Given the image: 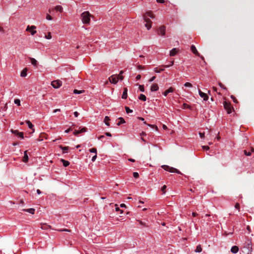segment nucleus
<instances>
[{"label":"nucleus","instance_id":"obj_47","mask_svg":"<svg viewBox=\"0 0 254 254\" xmlns=\"http://www.w3.org/2000/svg\"><path fill=\"white\" fill-rule=\"evenodd\" d=\"M164 70V69H160L158 70V69H157V68H155L154 71L156 73H159V72L163 71Z\"/></svg>","mask_w":254,"mask_h":254},{"label":"nucleus","instance_id":"obj_52","mask_svg":"<svg viewBox=\"0 0 254 254\" xmlns=\"http://www.w3.org/2000/svg\"><path fill=\"white\" fill-rule=\"evenodd\" d=\"M97 158V154H95V155L92 157L91 160L93 162Z\"/></svg>","mask_w":254,"mask_h":254},{"label":"nucleus","instance_id":"obj_49","mask_svg":"<svg viewBox=\"0 0 254 254\" xmlns=\"http://www.w3.org/2000/svg\"><path fill=\"white\" fill-rule=\"evenodd\" d=\"M46 19L47 20H50L52 19V16L50 15H49V14H47V15H46Z\"/></svg>","mask_w":254,"mask_h":254},{"label":"nucleus","instance_id":"obj_59","mask_svg":"<svg viewBox=\"0 0 254 254\" xmlns=\"http://www.w3.org/2000/svg\"><path fill=\"white\" fill-rule=\"evenodd\" d=\"M197 215H198V214H197V213H196V212H192V216L193 217H196V216H197Z\"/></svg>","mask_w":254,"mask_h":254},{"label":"nucleus","instance_id":"obj_30","mask_svg":"<svg viewBox=\"0 0 254 254\" xmlns=\"http://www.w3.org/2000/svg\"><path fill=\"white\" fill-rule=\"evenodd\" d=\"M195 252L196 253H200L202 251V248L200 245H198L196 247V249L195 250Z\"/></svg>","mask_w":254,"mask_h":254},{"label":"nucleus","instance_id":"obj_45","mask_svg":"<svg viewBox=\"0 0 254 254\" xmlns=\"http://www.w3.org/2000/svg\"><path fill=\"white\" fill-rule=\"evenodd\" d=\"M244 152L246 156H250L251 154V153L250 152L247 151V150H244Z\"/></svg>","mask_w":254,"mask_h":254},{"label":"nucleus","instance_id":"obj_46","mask_svg":"<svg viewBox=\"0 0 254 254\" xmlns=\"http://www.w3.org/2000/svg\"><path fill=\"white\" fill-rule=\"evenodd\" d=\"M235 207L239 211L240 210V208L239 203H236L235 205Z\"/></svg>","mask_w":254,"mask_h":254},{"label":"nucleus","instance_id":"obj_11","mask_svg":"<svg viewBox=\"0 0 254 254\" xmlns=\"http://www.w3.org/2000/svg\"><path fill=\"white\" fill-rule=\"evenodd\" d=\"M86 130H87V128L86 127H83L80 130H76L75 129V130H74V131L73 132V134L75 135H77L78 134H79L80 133L84 132L86 131Z\"/></svg>","mask_w":254,"mask_h":254},{"label":"nucleus","instance_id":"obj_14","mask_svg":"<svg viewBox=\"0 0 254 254\" xmlns=\"http://www.w3.org/2000/svg\"><path fill=\"white\" fill-rule=\"evenodd\" d=\"M174 90V88L171 87L168 89L166 90L165 92H164L163 94L165 96H167L169 93L173 92Z\"/></svg>","mask_w":254,"mask_h":254},{"label":"nucleus","instance_id":"obj_60","mask_svg":"<svg viewBox=\"0 0 254 254\" xmlns=\"http://www.w3.org/2000/svg\"><path fill=\"white\" fill-rule=\"evenodd\" d=\"M115 209H116V211H120V209L119 207L118 206L117 204L116 205Z\"/></svg>","mask_w":254,"mask_h":254},{"label":"nucleus","instance_id":"obj_42","mask_svg":"<svg viewBox=\"0 0 254 254\" xmlns=\"http://www.w3.org/2000/svg\"><path fill=\"white\" fill-rule=\"evenodd\" d=\"M186 87H192V84L190 83V82H186L185 85H184Z\"/></svg>","mask_w":254,"mask_h":254},{"label":"nucleus","instance_id":"obj_20","mask_svg":"<svg viewBox=\"0 0 254 254\" xmlns=\"http://www.w3.org/2000/svg\"><path fill=\"white\" fill-rule=\"evenodd\" d=\"M169 172L172 173H176L178 174H181V173L178 169L171 167H170V169Z\"/></svg>","mask_w":254,"mask_h":254},{"label":"nucleus","instance_id":"obj_25","mask_svg":"<svg viewBox=\"0 0 254 254\" xmlns=\"http://www.w3.org/2000/svg\"><path fill=\"white\" fill-rule=\"evenodd\" d=\"M29 59L31 61V64L34 65V66H36L37 64V61L34 58H29Z\"/></svg>","mask_w":254,"mask_h":254},{"label":"nucleus","instance_id":"obj_9","mask_svg":"<svg viewBox=\"0 0 254 254\" xmlns=\"http://www.w3.org/2000/svg\"><path fill=\"white\" fill-rule=\"evenodd\" d=\"M198 93L200 96L203 99L204 101H207L208 99L207 95L202 92L200 89L198 90Z\"/></svg>","mask_w":254,"mask_h":254},{"label":"nucleus","instance_id":"obj_1","mask_svg":"<svg viewBox=\"0 0 254 254\" xmlns=\"http://www.w3.org/2000/svg\"><path fill=\"white\" fill-rule=\"evenodd\" d=\"M91 15L88 11H84L81 14L82 21L84 24H89Z\"/></svg>","mask_w":254,"mask_h":254},{"label":"nucleus","instance_id":"obj_48","mask_svg":"<svg viewBox=\"0 0 254 254\" xmlns=\"http://www.w3.org/2000/svg\"><path fill=\"white\" fill-rule=\"evenodd\" d=\"M199 136L201 138H204V132H199Z\"/></svg>","mask_w":254,"mask_h":254},{"label":"nucleus","instance_id":"obj_26","mask_svg":"<svg viewBox=\"0 0 254 254\" xmlns=\"http://www.w3.org/2000/svg\"><path fill=\"white\" fill-rule=\"evenodd\" d=\"M119 120H120V122L117 123V126H120L121 124L125 123L124 119L122 117L119 118Z\"/></svg>","mask_w":254,"mask_h":254},{"label":"nucleus","instance_id":"obj_35","mask_svg":"<svg viewBox=\"0 0 254 254\" xmlns=\"http://www.w3.org/2000/svg\"><path fill=\"white\" fill-rule=\"evenodd\" d=\"M125 110L127 113L129 114L130 113H132L133 111L129 109L128 107H125Z\"/></svg>","mask_w":254,"mask_h":254},{"label":"nucleus","instance_id":"obj_58","mask_svg":"<svg viewBox=\"0 0 254 254\" xmlns=\"http://www.w3.org/2000/svg\"><path fill=\"white\" fill-rule=\"evenodd\" d=\"M219 86H220L221 88H224V89H226L225 87L224 86V85L222 83H219Z\"/></svg>","mask_w":254,"mask_h":254},{"label":"nucleus","instance_id":"obj_6","mask_svg":"<svg viewBox=\"0 0 254 254\" xmlns=\"http://www.w3.org/2000/svg\"><path fill=\"white\" fill-rule=\"evenodd\" d=\"M11 132L15 134L16 135L20 137L21 138L23 139L24 138V134L22 132H19L17 130H13L11 129Z\"/></svg>","mask_w":254,"mask_h":254},{"label":"nucleus","instance_id":"obj_34","mask_svg":"<svg viewBox=\"0 0 254 254\" xmlns=\"http://www.w3.org/2000/svg\"><path fill=\"white\" fill-rule=\"evenodd\" d=\"M162 168H163L165 170L169 171L170 169V167L167 165H163L162 166Z\"/></svg>","mask_w":254,"mask_h":254},{"label":"nucleus","instance_id":"obj_15","mask_svg":"<svg viewBox=\"0 0 254 254\" xmlns=\"http://www.w3.org/2000/svg\"><path fill=\"white\" fill-rule=\"evenodd\" d=\"M127 97V89L126 87L124 88L123 93L122 96L123 99H126Z\"/></svg>","mask_w":254,"mask_h":254},{"label":"nucleus","instance_id":"obj_50","mask_svg":"<svg viewBox=\"0 0 254 254\" xmlns=\"http://www.w3.org/2000/svg\"><path fill=\"white\" fill-rule=\"evenodd\" d=\"M173 64H174V61H172V62H171V64H170V65H163V66H164V67L167 68V67H169V66H171V65H172Z\"/></svg>","mask_w":254,"mask_h":254},{"label":"nucleus","instance_id":"obj_56","mask_svg":"<svg viewBox=\"0 0 254 254\" xmlns=\"http://www.w3.org/2000/svg\"><path fill=\"white\" fill-rule=\"evenodd\" d=\"M118 77V79H120V80H123L124 78V76L122 75H119Z\"/></svg>","mask_w":254,"mask_h":254},{"label":"nucleus","instance_id":"obj_41","mask_svg":"<svg viewBox=\"0 0 254 254\" xmlns=\"http://www.w3.org/2000/svg\"><path fill=\"white\" fill-rule=\"evenodd\" d=\"M45 37L46 39H51V38H52V36H51V33H50V32H49L47 35H45Z\"/></svg>","mask_w":254,"mask_h":254},{"label":"nucleus","instance_id":"obj_24","mask_svg":"<svg viewBox=\"0 0 254 254\" xmlns=\"http://www.w3.org/2000/svg\"><path fill=\"white\" fill-rule=\"evenodd\" d=\"M61 161L64 167H67L69 165V162L68 161L65 160L63 159H62Z\"/></svg>","mask_w":254,"mask_h":254},{"label":"nucleus","instance_id":"obj_53","mask_svg":"<svg viewBox=\"0 0 254 254\" xmlns=\"http://www.w3.org/2000/svg\"><path fill=\"white\" fill-rule=\"evenodd\" d=\"M137 68L138 69H144V67L141 65H139L137 66Z\"/></svg>","mask_w":254,"mask_h":254},{"label":"nucleus","instance_id":"obj_21","mask_svg":"<svg viewBox=\"0 0 254 254\" xmlns=\"http://www.w3.org/2000/svg\"><path fill=\"white\" fill-rule=\"evenodd\" d=\"M41 228L43 230H46L49 228H50V226L48 225L47 224L44 223V224H41Z\"/></svg>","mask_w":254,"mask_h":254},{"label":"nucleus","instance_id":"obj_64","mask_svg":"<svg viewBox=\"0 0 254 254\" xmlns=\"http://www.w3.org/2000/svg\"><path fill=\"white\" fill-rule=\"evenodd\" d=\"M156 1L158 2H160V3H164L165 1L164 0H156Z\"/></svg>","mask_w":254,"mask_h":254},{"label":"nucleus","instance_id":"obj_10","mask_svg":"<svg viewBox=\"0 0 254 254\" xmlns=\"http://www.w3.org/2000/svg\"><path fill=\"white\" fill-rule=\"evenodd\" d=\"M165 29L166 27L164 25L161 26L159 29L158 30V34H160L162 36L165 35Z\"/></svg>","mask_w":254,"mask_h":254},{"label":"nucleus","instance_id":"obj_51","mask_svg":"<svg viewBox=\"0 0 254 254\" xmlns=\"http://www.w3.org/2000/svg\"><path fill=\"white\" fill-rule=\"evenodd\" d=\"M231 98H232L233 101L234 102H235V103H237V102H238L237 100L236 99V98L234 96H231Z\"/></svg>","mask_w":254,"mask_h":254},{"label":"nucleus","instance_id":"obj_32","mask_svg":"<svg viewBox=\"0 0 254 254\" xmlns=\"http://www.w3.org/2000/svg\"><path fill=\"white\" fill-rule=\"evenodd\" d=\"M55 9L57 11H60V12H62V10H63V8L60 5H58V6H56L55 7Z\"/></svg>","mask_w":254,"mask_h":254},{"label":"nucleus","instance_id":"obj_54","mask_svg":"<svg viewBox=\"0 0 254 254\" xmlns=\"http://www.w3.org/2000/svg\"><path fill=\"white\" fill-rule=\"evenodd\" d=\"M156 77L155 76L152 77L149 80V82H152L155 79Z\"/></svg>","mask_w":254,"mask_h":254},{"label":"nucleus","instance_id":"obj_43","mask_svg":"<svg viewBox=\"0 0 254 254\" xmlns=\"http://www.w3.org/2000/svg\"><path fill=\"white\" fill-rule=\"evenodd\" d=\"M58 231H61V232H70V230L67 229L58 230Z\"/></svg>","mask_w":254,"mask_h":254},{"label":"nucleus","instance_id":"obj_3","mask_svg":"<svg viewBox=\"0 0 254 254\" xmlns=\"http://www.w3.org/2000/svg\"><path fill=\"white\" fill-rule=\"evenodd\" d=\"M143 19L144 22L146 23L145 24V26L147 28L148 30L150 29L151 27V21L149 19V18L146 17V15L143 16Z\"/></svg>","mask_w":254,"mask_h":254},{"label":"nucleus","instance_id":"obj_38","mask_svg":"<svg viewBox=\"0 0 254 254\" xmlns=\"http://www.w3.org/2000/svg\"><path fill=\"white\" fill-rule=\"evenodd\" d=\"M14 103L18 106H20V101L18 99H16L14 100Z\"/></svg>","mask_w":254,"mask_h":254},{"label":"nucleus","instance_id":"obj_2","mask_svg":"<svg viewBox=\"0 0 254 254\" xmlns=\"http://www.w3.org/2000/svg\"><path fill=\"white\" fill-rule=\"evenodd\" d=\"M224 107L225 110L227 111L228 114H230L232 112V109L233 108L231 106L230 103L225 101L223 103Z\"/></svg>","mask_w":254,"mask_h":254},{"label":"nucleus","instance_id":"obj_7","mask_svg":"<svg viewBox=\"0 0 254 254\" xmlns=\"http://www.w3.org/2000/svg\"><path fill=\"white\" fill-rule=\"evenodd\" d=\"M246 248L247 249V253L248 254L251 253L252 252V246L251 242H247L246 243Z\"/></svg>","mask_w":254,"mask_h":254},{"label":"nucleus","instance_id":"obj_29","mask_svg":"<svg viewBox=\"0 0 254 254\" xmlns=\"http://www.w3.org/2000/svg\"><path fill=\"white\" fill-rule=\"evenodd\" d=\"M26 124L28 125V127L31 128V129H32L33 130V131H34V129L33 128V125H32V124L29 121H26Z\"/></svg>","mask_w":254,"mask_h":254},{"label":"nucleus","instance_id":"obj_31","mask_svg":"<svg viewBox=\"0 0 254 254\" xmlns=\"http://www.w3.org/2000/svg\"><path fill=\"white\" fill-rule=\"evenodd\" d=\"M139 99H140V100L145 101L146 100V97L144 95L141 94L140 95V96L139 97Z\"/></svg>","mask_w":254,"mask_h":254},{"label":"nucleus","instance_id":"obj_62","mask_svg":"<svg viewBox=\"0 0 254 254\" xmlns=\"http://www.w3.org/2000/svg\"><path fill=\"white\" fill-rule=\"evenodd\" d=\"M74 115L75 117H77L78 115H79V114H78V113L77 112H74Z\"/></svg>","mask_w":254,"mask_h":254},{"label":"nucleus","instance_id":"obj_5","mask_svg":"<svg viewBox=\"0 0 254 254\" xmlns=\"http://www.w3.org/2000/svg\"><path fill=\"white\" fill-rule=\"evenodd\" d=\"M36 28V27L35 26L32 25L30 26L29 25H28L27 27L26 30L27 31H30L31 32V34L32 35H33L36 33V31L35 30Z\"/></svg>","mask_w":254,"mask_h":254},{"label":"nucleus","instance_id":"obj_17","mask_svg":"<svg viewBox=\"0 0 254 254\" xmlns=\"http://www.w3.org/2000/svg\"><path fill=\"white\" fill-rule=\"evenodd\" d=\"M178 50L176 48H173L170 52V56H174L177 53Z\"/></svg>","mask_w":254,"mask_h":254},{"label":"nucleus","instance_id":"obj_4","mask_svg":"<svg viewBox=\"0 0 254 254\" xmlns=\"http://www.w3.org/2000/svg\"><path fill=\"white\" fill-rule=\"evenodd\" d=\"M62 85V82L60 80L53 81L51 83V85L54 88H58Z\"/></svg>","mask_w":254,"mask_h":254},{"label":"nucleus","instance_id":"obj_16","mask_svg":"<svg viewBox=\"0 0 254 254\" xmlns=\"http://www.w3.org/2000/svg\"><path fill=\"white\" fill-rule=\"evenodd\" d=\"M22 211H26L28 213H30L32 214H34L35 211V209L34 208H29V209H23Z\"/></svg>","mask_w":254,"mask_h":254},{"label":"nucleus","instance_id":"obj_23","mask_svg":"<svg viewBox=\"0 0 254 254\" xmlns=\"http://www.w3.org/2000/svg\"><path fill=\"white\" fill-rule=\"evenodd\" d=\"M27 68H25L24 69H23L21 72L20 76L21 77H25L27 75Z\"/></svg>","mask_w":254,"mask_h":254},{"label":"nucleus","instance_id":"obj_61","mask_svg":"<svg viewBox=\"0 0 254 254\" xmlns=\"http://www.w3.org/2000/svg\"><path fill=\"white\" fill-rule=\"evenodd\" d=\"M140 78H141V75H139V74L137 75L136 76V80H139V79H140Z\"/></svg>","mask_w":254,"mask_h":254},{"label":"nucleus","instance_id":"obj_55","mask_svg":"<svg viewBox=\"0 0 254 254\" xmlns=\"http://www.w3.org/2000/svg\"><path fill=\"white\" fill-rule=\"evenodd\" d=\"M72 130V127H70V128H68L67 130H66L65 131V132L66 133H68V132H69L70 131H71V130Z\"/></svg>","mask_w":254,"mask_h":254},{"label":"nucleus","instance_id":"obj_57","mask_svg":"<svg viewBox=\"0 0 254 254\" xmlns=\"http://www.w3.org/2000/svg\"><path fill=\"white\" fill-rule=\"evenodd\" d=\"M202 148L203 149L209 150V147L208 146H203Z\"/></svg>","mask_w":254,"mask_h":254},{"label":"nucleus","instance_id":"obj_28","mask_svg":"<svg viewBox=\"0 0 254 254\" xmlns=\"http://www.w3.org/2000/svg\"><path fill=\"white\" fill-rule=\"evenodd\" d=\"M110 120V118L108 116H106L105 117V119H104V122L105 123V124L108 126H110V124L109 123V121Z\"/></svg>","mask_w":254,"mask_h":254},{"label":"nucleus","instance_id":"obj_27","mask_svg":"<svg viewBox=\"0 0 254 254\" xmlns=\"http://www.w3.org/2000/svg\"><path fill=\"white\" fill-rule=\"evenodd\" d=\"M60 148L63 150V153H66L67 152V151L68 149V146H63L62 145L60 146Z\"/></svg>","mask_w":254,"mask_h":254},{"label":"nucleus","instance_id":"obj_22","mask_svg":"<svg viewBox=\"0 0 254 254\" xmlns=\"http://www.w3.org/2000/svg\"><path fill=\"white\" fill-rule=\"evenodd\" d=\"M27 151H25L24 152V156L23 158V159H22V161L24 162H26L28 161V155H27Z\"/></svg>","mask_w":254,"mask_h":254},{"label":"nucleus","instance_id":"obj_33","mask_svg":"<svg viewBox=\"0 0 254 254\" xmlns=\"http://www.w3.org/2000/svg\"><path fill=\"white\" fill-rule=\"evenodd\" d=\"M84 92V90H78L77 89H74L73 90V93L74 94H81Z\"/></svg>","mask_w":254,"mask_h":254},{"label":"nucleus","instance_id":"obj_37","mask_svg":"<svg viewBox=\"0 0 254 254\" xmlns=\"http://www.w3.org/2000/svg\"><path fill=\"white\" fill-rule=\"evenodd\" d=\"M89 151L91 153H94L95 154H97V149L95 148H92L91 149H90Z\"/></svg>","mask_w":254,"mask_h":254},{"label":"nucleus","instance_id":"obj_36","mask_svg":"<svg viewBox=\"0 0 254 254\" xmlns=\"http://www.w3.org/2000/svg\"><path fill=\"white\" fill-rule=\"evenodd\" d=\"M183 109H190V106L186 103H184L183 104Z\"/></svg>","mask_w":254,"mask_h":254},{"label":"nucleus","instance_id":"obj_19","mask_svg":"<svg viewBox=\"0 0 254 254\" xmlns=\"http://www.w3.org/2000/svg\"><path fill=\"white\" fill-rule=\"evenodd\" d=\"M146 15V17H147V16H149L151 17V18H154L155 17V16L152 13L151 11H148L146 13H145L143 16Z\"/></svg>","mask_w":254,"mask_h":254},{"label":"nucleus","instance_id":"obj_44","mask_svg":"<svg viewBox=\"0 0 254 254\" xmlns=\"http://www.w3.org/2000/svg\"><path fill=\"white\" fill-rule=\"evenodd\" d=\"M133 176L135 178H138L139 177V174L137 172H134Z\"/></svg>","mask_w":254,"mask_h":254},{"label":"nucleus","instance_id":"obj_63","mask_svg":"<svg viewBox=\"0 0 254 254\" xmlns=\"http://www.w3.org/2000/svg\"><path fill=\"white\" fill-rule=\"evenodd\" d=\"M105 134L108 136H112V134L110 132H106L105 133Z\"/></svg>","mask_w":254,"mask_h":254},{"label":"nucleus","instance_id":"obj_39","mask_svg":"<svg viewBox=\"0 0 254 254\" xmlns=\"http://www.w3.org/2000/svg\"><path fill=\"white\" fill-rule=\"evenodd\" d=\"M166 185H164L162 188H161V190L163 192V193H165L166 192Z\"/></svg>","mask_w":254,"mask_h":254},{"label":"nucleus","instance_id":"obj_8","mask_svg":"<svg viewBox=\"0 0 254 254\" xmlns=\"http://www.w3.org/2000/svg\"><path fill=\"white\" fill-rule=\"evenodd\" d=\"M109 80L112 83L116 84L118 81V77L113 75L109 78Z\"/></svg>","mask_w":254,"mask_h":254},{"label":"nucleus","instance_id":"obj_18","mask_svg":"<svg viewBox=\"0 0 254 254\" xmlns=\"http://www.w3.org/2000/svg\"><path fill=\"white\" fill-rule=\"evenodd\" d=\"M238 251L239 248L236 246H233L231 249V252L234 254H236Z\"/></svg>","mask_w":254,"mask_h":254},{"label":"nucleus","instance_id":"obj_12","mask_svg":"<svg viewBox=\"0 0 254 254\" xmlns=\"http://www.w3.org/2000/svg\"><path fill=\"white\" fill-rule=\"evenodd\" d=\"M190 49H191V51L194 54H195V55H196L197 56H199V57L200 56L199 53L198 52L195 47L194 45H191L190 47Z\"/></svg>","mask_w":254,"mask_h":254},{"label":"nucleus","instance_id":"obj_40","mask_svg":"<svg viewBox=\"0 0 254 254\" xmlns=\"http://www.w3.org/2000/svg\"><path fill=\"white\" fill-rule=\"evenodd\" d=\"M139 89L142 92L144 91V86L142 85H139Z\"/></svg>","mask_w":254,"mask_h":254},{"label":"nucleus","instance_id":"obj_13","mask_svg":"<svg viewBox=\"0 0 254 254\" xmlns=\"http://www.w3.org/2000/svg\"><path fill=\"white\" fill-rule=\"evenodd\" d=\"M159 87L157 84L154 83L152 84L150 87V90L151 91H156L158 90Z\"/></svg>","mask_w":254,"mask_h":254}]
</instances>
